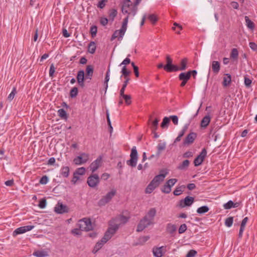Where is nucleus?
<instances>
[{"instance_id": "4468645a", "label": "nucleus", "mask_w": 257, "mask_h": 257, "mask_svg": "<svg viewBox=\"0 0 257 257\" xmlns=\"http://www.w3.org/2000/svg\"><path fill=\"white\" fill-rule=\"evenodd\" d=\"M76 79L79 85L83 88L85 86L84 80H85V73L83 70L78 71L76 76Z\"/></svg>"}, {"instance_id": "f03ea898", "label": "nucleus", "mask_w": 257, "mask_h": 257, "mask_svg": "<svg viewBox=\"0 0 257 257\" xmlns=\"http://www.w3.org/2000/svg\"><path fill=\"white\" fill-rule=\"evenodd\" d=\"M167 174V172H166L164 174H160L155 176L146 188L145 193L147 194L151 193L159 186L160 183L164 181Z\"/></svg>"}, {"instance_id": "cd10ccee", "label": "nucleus", "mask_w": 257, "mask_h": 257, "mask_svg": "<svg viewBox=\"0 0 257 257\" xmlns=\"http://www.w3.org/2000/svg\"><path fill=\"white\" fill-rule=\"evenodd\" d=\"M69 172L70 169L69 167H62L60 170V175L64 178H67L69 175Z\"/></svg>"}, {"instance_id": "f257e3e1", "label": "nucleus", "mask_w": 257, "mask_h": 257, "mask_svg": "<svg viewBox=\"0 0 257 257\" xmlns=\"http://www.w3.org/2000/svg\"><path fill=\"white\" fill-rule=\"evenodd\" d=\"M118 222V219L117 218H113L109 221V227L105 232L103 237L101 238L102 242H106L115 233L120 225Z\"/></svg>"}, {"instance_id": "9d476101", "label": "nucleus", "mask_w": 257, "mask_h": 257, "mask_svg": "<svg viewBox=\"0 0 257 257\" xmlns=\"http://www.w3.org/2000/svg\"><path fill=\"white\" fill-rule=\"evenodd\" d=\"M207 155V150L203 148L197 157L194 160V166L197 167L200 165L203 162Z\"/></svg>"}, {"instance_id": "aec40b11", "label": "nucleus", "mask_w": 257, "mask_h": 257, "mask_svg": "<svg viewBox=\"0 0 257 257\" xmlns=\"http://www.w3.org/2000/svg\"><path fill=\"white\" fill-rule=\"evenodd\" d=\"M131 5V1L130 0H125L122 4L121 7V11L123 14H127L130 15V13L128 12L127 9L130 7Z\"/></svg>"}, {"instance_id": "c85d7f7f", "label": "nucleus", "mask_w": 257, "mask_h": 257, "mask_svg": "<svg viewBox=\"0 0 257 257\" xmlns=\"http://www.w3.org/2000/svg\"><path fill=\"white\" fill-rule=\"evenodd\" d=\"M33 255L36 257H46L48 255L46 251L44 250H37L35 251Z\"/></svg>"}, {"instance_id": "a878e982", "label": "nucleus", "mask_w": 257, "mask_h": 257, "mask_svg": "<svg viewBox=\"0 0 257 257\" xmlns=\"http://www.w3.org/2000/svg\"><path fill=\"white\" fill-rule=\"evenodd\" d=\"M212 69L213 72L217 74L220 71V64L218 61H213L212 62Z\"/></svg>"}, {"instance_id": "864d4df0", "label": "nucleus", "mask_w": 257, "mask_h": 257, "mask_svg": "<svg viewBox=\"0 0 257 257\" xmlns=\"http://www.w3.org/2000/svg\"><path fill=\"white\" fill-rule=\"evenodd\" d=\"M130 80V78H127L126 79H125V81H124L122 86L120 90V94H123V93H124L125 88H126Z\"/></svg>"}, {"instance_id": "f704fd0d", "label": "nucleus", "mask_w": 257, "mask_h": 257, "mask_svg": "<svg viewBox=\"0 0 257 257\" xmlns=\"http://www.w3.org/2000/svg\"><path fill=\"white\" fill-rule=\"evenodd\" d=\"M185 188V185H182L179 187H176L175 190L173 192V194L175 196H179L183 192V189Z\"/></svg>"}, {"instance_id": "bf43d9fd", "label": "nucleus", "mask_w": 257, "mask_h": 257, "mask_svg": "<svg viewBox=\"0 0 257 257\" xmlns=\"http://www.w3.org/2000/svg\"><path fill=\"white\" fill-rule=\"evenodd\" d=\"M197 253V252L194 249L190 250L187 254L186 255V257H194Z\"/></svg>"}, {"instance_id": "4d7b16f0", "label": "nucleus", "mask_w": 257, "mask_h": 257, "mask_svg": "<svg viewBox=\"0 0 257 257\" xmlns=\"http://www.w3.org/2000/svg\"><path fill=\"white\" fill-rule=\"evenodd\" d=\"M177 181L178 180L177 179L173 178L168 180L166 183L167 184L170 186V188H171L173 186L175 185V184L177 182Z\"/></svg>"}, {"instance_id": "79ce46f5", "label": "nucleus", "mask_w": 257, "mask_h": 257, "mask_svg": "<svg viewBox=\"0 0 257 257\" xmlns=\"http://www.w3.org/2000/svg\"><path fill=\"white\" fill-rule=\"evenodd\" d=\"M78 157H81V161H82V164L85 163L89 159L88 154L84 153H81Z\"/></svg>"}, {"instance_id": "2f4dec72", "label": "nucleus", "mask_w": 257, "mask_h": 257, "mask_svg": "<svg viewBox=\"0 0 257 257\" xmlns=\"http://www.w3.org/2000/svg\"><path fill=\"white\" fill-rule=\"evenodd\" d=\"M105 242H103L101 241V239L100 240V241H98L96 244L95 245L94 247V248L92 250V252L93 253H96L100 248H102V247L103 246V244L105 243Z\"/></svg>"}, {"instance_id": "e2e57ef3", "label": "nucleus", "mask_w": 257, "mask_h": 257, "mask_svg": "<svg viewBox=\"0 0 257 257\" xmlns=\"http://www.w3.org/2000/svg\"><path fill=\"white\" fill-rule=\"evenodd\" d=\"M126 29H127V25L122 23L121 27L120 29L119 30V33L121 34V35H124L125 31L126 30Z\"/></svg>"}, {"instance_id": "6ab92c4d", "label": "nucleus", "mask_w": 257, "mask_h": 257, "mask_svg": "<svg viewBox=\"0 0 257 257\" xmlns=\"http://www.w3.org/2000/svg\"><path fill=\"white\" fill-rule=\"evenodd\" d=\"M166 148V144L165 143H159L157 146V159H158L160 157V155L162 154V152L164 151Z\"/></svg>"}, {"instance_id": "e433bc0d", "label": "nucleus", "mask_w": 257, "mask_h": 257, "mask_svg": "<svg viewBox=\"0 0 257 257\" xmlns=\"http://www.w3.org/2000/svg\"><path fill=\"white\" fill-rule=\"evenodd\" d=\"M121 73L124 76L125 79L129 78L128 76L131 73V71L127 70L125 66H123L122 68Z\"/></svg>"}, {"instance_id": "c9c22d12", "label": "nucleus", "mask_w": 257, "mask_h": 257, "mask_svg": "<svg viewBox=\"0 0 257 257\" xmlns=\"http://www.w3.org/2000/svg\"><path fill=\"white\" fill-rule=\"evenodd\" d=\"M120 96L122 97L124 99L126 104L130 105L131 104V96L130 95H126L123 93V94H120Z\"/></svg>"}, {"instance_id": "c756f323", "label": "nucleus", "mask_w": 257, "mask_h": 257, "mask_svg": "<svg viewBox=\"0 0 257 257\" xmlns=\"http://www.w3.org/2000/svg\"><path fill=\"white\" fill-rule=\"evenodd\" d=\"M124 35H121L119 33V30H115L111 37V41H113L114 39L117 38L118 41L122 40Z\"/></svg>"}, {"instance_id": "49530a36", "label": "nucleus", "mask_w": 257, "mask_h": 257, "mask_svg": "<svg viewBox=\"0 0 257 257\" xmlns=\"http://www.w3.org/2000/svg\"><path fill=\"white\" fill-rule=\"evenodd\" d=\"M78 94V88L76 87H73L70 92V96L71 98L75 97Z\"/></svg>"}, {"instance_id": "09e8293b", "label": "nucleus", "mask_w": 257, "mask_h": 257, "mask_svg": "<svg viewBox=\"0 0 257 257\" xmlns=\"http://www.w3.org/2000/svg\"><path fill=\"white\" fill-rule=\"evenodd\" d=\"M233 221V217H229L227 218L225 220V225L227 227H231L232 225Z\"/></svg>"}, {"instance_id": "a19ab883", "label": "nucleus", "mask_w": 257, "mask_h": 257, "mask_svg": "<svg viewBox=\"0 0 257 257\" xmlns=\"http://www.w3.org/2000/svg\"><path fill=\"white\" fill-rule=\"evenodd\" d=\"M238 56V52L237 49L233 48L230 54V57L233 59H237Z\"/></svg>"}, {"instance_id": "0eeeda50", "label": "nucleus", "mask_w": 257, "mask_h": 257, "mask_svg": "<svg viewBox=\"0 0 257 257\" xmlns=\"http://www.w3.org/2000/svg\"><path fill=\"white\" fill-rule=\"evenodd\" d=\"M166 64L165 65L164 70L167 72H174L175 70H177V65L172 64L173 60L169 55H167L166 57Z\"/></svg>"}, {"instance_id": "bb28decb", "label": "nucleus", "mask_w": 257, "mask_h": 257, "mask_svg": "<svg viewBox=\"0 0 257 257\" xmlns=\"http://www.w3.org/2000/svg\"><path fill=\"white\" fill-rule=\"evenodd\" d=\"M231 81V75L227 73L225 74V76L223 77L222 82V85L224 87H227L229 86Z\"/></svg>"}, {"instance_id": "4be33fe9", "label": "nucleus", "mask_w": 257, "mask_h": 257, "mask_svg": "<svg viewBox=\"0 0 257 257\" xmlns=\"http://www.w3.org/2000/svg\"><path fill=\"white\" fill-rule=\"evenodd\" d=\"M190 161L188 160H185L177 167V169L179 170L186 171L187 170Z\"/></svg>"}, {"instance_id": "6e6d98bb", "label": "nucleus", "mask_w": 257, "mask_h": 257, "mask_svg": "<svg viewBox=\"0 0 257 257\" xmlns=\"http://www.w3.org/2000/svg\"><path fill=\"white\" fill-rule=\"evenodd\" d=\"M187 229V226L186 224L184 223L180 225L179 228L178 232L179 234L183 233L186 231Z\"/></svg>"}, {"instance_id": "a211bd4d", "label": "nucleus", "mask_w": 257, "mask_h": 257, "mask_svg": "<svg viewBox=\"0 0 257 257\" xmlns=\"http://www.w3.org/2000/svg\"><path fill=\"white\" fill-rule=\"evenodd\" d=\"M187 64H188V59L187 58H184L181 59L180 61V67H179L177 65V70H175L174 72H177L178 71H183L186 70L187 68Z\"/></svg>"}, {"instance_id": "774afa93", "label": "nucleus", "mask_w": 257, "mask_h": 257, "mask_svg": "<svg viewBox=\"0 0 257 257\" xmlns=\"http://www.w3.org/2000/svg\"><path fill=\"white\" fill-rule=\"evenodd\" d=\"M100 23L101 25L105 26L108 23V19L106 18L102 17L100 18Z\"/></svg>"}, {"instance_id": "338daca9", "label": "nucleus", "mask_w": 257, "mask_h": 257, "mask_svg": "<svg viewBox=\"0 0 257 257\" xmlns=\"http://www.w3.org/2000/svg\"><path fill=\"white\" fill-rule=\"evenodd\" d=\"M171 119L175 125H177L178 123V117L177 115H171L170 116V119Z\"/></svg>"}, {"instance_id": "f3484780", "label": "nucleus", "mask_w": 257, "mask_h": 257, "mask_svg": "<svg viewBox=\"0 0 257 257\" xmlns=\"http://www.w3.org/2000/svg\"><path fill=\"white\" fill-rule=\"evenodd\" d=\"M166 246L154 247L153 249V254L155 257H162L163 255V251L165 249Z\"/></svg>"}, {"instance_id": "37998d69", "label": "nucleus", "mask_w": 257, "mask_h": 257, "mask_svg": "<svg viewBox=\"0 0 257 257\" xmlns=\"http://www.w3.org/2000/svg\"><path fill=\"white\" fill-rule=\"evenodd\" d=\"M159 120L158 118H156L152 123L151 129L152 132H156L158 128V122Z\"/></svg>"}, {"instance_id": "680f3d73", "label": "nucleus", "mask_w": 257, "mask_h": 257, "mask_svg": "<svg viewBox=\"0 0 257 257\" xmlns=\"http://www.w3.org/2000/svg\"><path fill=\"white\" fill-rule=\"evenodd\" d=\"M107 2V0H101L98 2L97 6L98 8L102 9L104 8Z\"/></svg>"}, {"instance_id": "ddd939ff", "label": "nucleus", "mask_w": 257, "mask_h": 257, "mask_svg": "<svg viewBox=\"0 0 257 257\" xmlns=\"http://www.w3.org/2000/svg\"><path fill=\"white\" fill-rule=\"evenodd\" d=\"M197 137V134L195 133H190L183 141L184 146L189 145L192 144Z\"/></svg>"}, {"instance_id": "5fc2aeb1", "label": "nucleus", "mask_w": 257, "mask_h": 257, "mask_svg": "<svg viewBox=\"0 0 257 257\" xmlns=\"http://www.w3.org/2000/svg\"><path fill=\"white\" fill-rule=\"evenodd\" d=\"M233 205L234 202L231 200H229L226 203L224 204L223 206L225 209H229L231 208H233Z\"/></svg>"}, {"instance_id": "4c0bfd02", "label": "nucleus", "mask_w": 257, "mask_h": 257, "mask_svg": "<svg viewBox=\"0 0 257 257\" xmlns=\"http://www.w3.org/2000/svg\"><path fill=\"white\" fill-rule=\"evenodd\" d=\"M117 14V12L115 9H111L108 12V15L109 19L113 21L114 19V18L116 16Z\"/></svg>"}, {"instance_id": "8fccbe9b", "label": "nucleus", "mask_w": 257, "mask_h": 257, "mask_svg": "<svg viewBox=\"0 0 257 257\" xmlns=\"http://www.w3.org/2000/svg\"><path fill=\"white\" fill-rule=\"evenodd\" d=\"M16 93H17L16 87H13L11 93L9 95V96L8 97V99L10 101H11L13 99V98Z\"/></svg>"}, {"instance_id": "ea45409f", "label": "nucleus", "mask_w": 257, "mask_h": 257, "mask_svg": "<svg viewBox=\"0 0 257 257\" xmlns=\"http://www.w3.org/2000/svg\"><path fill=\"white\" fill-rule=\"evenodd\" d=\"M161 191L164 193L168 194L171 192V188H170V186H169L166 183L162 186L161 189Z\"/></svg>"}, {"instance_id": "7ed1b4c3", "label": "nucleus", "mask_w": 257, "mask_h": 257, "mask_svg": "<svg viewBox=\"0 0 257 257\" xmlns=\"http://www.w3.org/2000/svg\"><path fill=\"white\" fill-rule=\"evenodd\" d=\"M116 194V190L115 189H111L110 191L108 192L99 200L98 205L99 206H104L111 201Z\"/></svg>"}, {"instance_id": "1a4fd4ad", "label": "nucleus", "mask_w": 257, "mask_h": 257, "mask_svg": "<svg viewBox=\"0 0 257 257\" xmlns=\"http://www.w3.org/2000/svg\"><path fill=\"white\" fill-rule=\"evenodd\" d=\"M87 183L88 186L91 188H94L99 183V177L97 174H93L87 178Z\"/></svg>"}, {"instance_id": "5701e85b", "label": "nucleus", "mask_w": 257, "mask_h": 257, "mask_svg": "<svg viewBox=\"0 0 257 257\" xmlns=\"http://www.w3.org/2000/svg\"><path fill=\"white\" fill-rule=\"evenodd\" d=\"M94 67L91 65H89L86 68V78L91 79L93 76Z\"/></svg>"}, {"instance_id": "39448f33", "label": "nucleus", "mask_w": 257, "mask_h": 257, "mask_svg": "<svg viewBox=\"0 0 257 257\" xmlns=\"http://www.w3.org/2000/svg\"><path fill=\"white\" fill-rule=\"evenodd\" d=\"M79 228L81 230L89 231L93 229L91 221L90 218H84L79 220Z\"/></svg>"}, {"instance_id": "0e129e2a", "label": "nucleus", "mask_w": 257, "mask_h": 257, "mask_svg": "<svg viewBox=\"0 0 257 257\" xmlns=\"http://www.w3.org/2000/svg\"><path fill=\"white\" fill-rule=\"evenodd\" d=\"M55 71V68L53 64H52L50 65V70H49V76L50 77H53L54 73Z\"/></svg>"}, {"instance_id": "de8ad7c7", "label": "nucleus", "mask_w": 257, "mask_h": 257, "mask_svg": "<svg viewBox=\"0 0 257 257\" xmlns=\"http://www.w3.org/2000/svg\"><path fill=\"white\" fill-rule=\"evenodd\" d=\"M170 122V117H165L163 119V121L162 122L161 124V126L162 128H164L165 127H168V125Z\"/></svg>"}, {"instance_id": "603ef678", "label": "nucleus", "mask_w": 257, "mask_h": 257, "mask_svg": "<svg viewBox=\"0 0 257 257\" xmlns=\"http://www.w3.org/2000/svg\"><path fill=\"white\" fill-rule=\"evenodd\" d=\"M85 169L84 167H81L77 169L74 173H75V175H83L85 174Z\"/></svg>"}, {"instance_id": "3c124183", "label": "nucleus", "mask_w": 257, "mask_h": 257, "mask_svg": "<svg viewBox=\"0 0 257 257\" xmlns=\"http://www.w3.org/2000/svg\"><path fill=\"white\" fill-rule=\"evenodd\" d=\"M97 32V28L96 26L94 25L91 27L90 33L92 37L96 36Z\"/></svg>"}, {"instance_id": "412c9836", "label": "nucleus", "mask_w": 257, "mask_h": 257, "mask_svg": "<svg viewBox=\"0 0 257 257\" xmlns=\"http://www.w3.org/2000/svg\"><path fill=\"white\" fill-rule=\"evenodd\" d=\"M210 120V116L209 114L205 115L201 121V127L202 128H206L209 124Z\"/></svg>"}, {"instance_id": "7c9ffc66", "label": "nucleus", "mask_w": 257, "mask_h": 257, "mask_svg": "<svg viewBox=\"0 0 257 257\" xmlns=\"http://www.w3.org/2000/svg\"><path fill=\"white\" fill-rule=\"evenodd\" d=\"M96 48V44L94 42L91 41L88 45V51L90 54H94L95 52Z\"/></svg>"}, {"instance_id": "20e7f679", "label": "nucleus", "mask_w": 257, "mask_h": 257, "mask_svg": "<svg viewBox=\"0 0 257 257\" xmlns=\"http://www.w3.org/2000/svg\"><path fill=\"white\" fill-rule=\"evenodd\" d=\"M130 157L131 159L126 161V164L132 167H135L138 159V152L135 146L132 149Z\"/></svg>"}, {"instance_id": "9b49d317", "label": "nucleus", "mask_w": 257, "mask_h": 257, "mask_svg": "<svg viewBox=\"0 0 257 257\" xmlns=\"http://www.w3.org/2000/svg\"><path fill=\"white\" fill-rule=\"evenodd\" d=\"M34 228V225H27L22 226L16 229L13 232V236L16 237L18 234L25 233L27 231L31 230Z\"/></svg>"}, {"instance_id": "69168bd1", "label": "nucleus", "mask_w": 257, "mask_h": 257, "mask_svg": "<svg viewBox=\"0 0 257 257\" xmlns=\"http://www.w3.org/2000/svg\"><path fill=\"white\" fill-rule=\"evenodd\" d=\"M252 81L249 78L245 77H244V84L246 87L249 88L251 84Z\"/></svg>"}, {"instance_id": "58836bf2", "label": "nucleus", "mask_w": 257, "mask_h": 257, "mask_svg": "<svg viewBox=\"0 0 257 257\" xmlns=\"http://www.w3.org/2000/svg\"><path fill=\"white\" fill-rule=\"evenodd\" d=\"M59 116L64 119H67L68 117V115L67 114L66 111L63 109L61 108L58 111Z\"/></svg>"}, {"instance_id": "393cba45", "label": "nucleus", "mask_w": 257, "mask_h": 257, "mask_svg": "<svg viewBox=\"0 0 257 257\" xmlns=\"http://www.w3.org/2000/svg\"><path fill=\"white\" fill-rule=\"evenodd\" d=\"M157 210L155 208H151L145 215L148 218L154 222V217L156 215Z\"/></svg>"}, {"instance_id": "f8f14e48", "label": "nucleus", "mask_w": 257, "mask_h": 257, "mask_svg": "<svg viewBox=\"0 0 257 257\" xmlns=\"http://www.w3.org/2000/svg\"><path fill=\"white\" fill-rule=\"evenodd\" d=\"M179 80L181 81L180 86L184 87L190 79L189 72H182L178 76Z\"/></svg>"}, {"instance_id": "473e14b6", "label": "nucleus", "mask_w": 257, "mask_h": 257, "mask_svg": "<svg viewBox=\"0 0 257 257\" xmlns=\"http://www.w3.org/2000/svg\"><path fill=\"white\" fill-rule=\"evenodd\" d=\"M244 19L247 28L253 29L254 28V24L253 22H252L247 16H245Z\"/></svg>"}, {"instance_id": "423d86ee", "label": "nucleus", "mask_w": 257, "mask_h": 257, "mask_svg": "<svg viewBox=\"0 0 257 257\" xmlns=\"http://www.w3.org/2000/svg\"><path fill=\"white\" fill-rule=\"evenodd\" d=\"M154 223V222L145 216L140 221V222L137 226V231L141 232L146 228L148 227L149 225L153 224Z\"/></svg>"}, {"instance_id": "72a5a7b5", "label": "nucleus", "mask_w": 257, "mask_h": 257, "mask_svg": "<svg viewBox=\"0 0 257 257\" xmlns=\"http://www.w3.org/2000/svg\"><path fill=\"white\" fill-rule=\"evenodd\" d=\"M209 210L207 206L204 205L199 207L197 210V212L199 214H202L207 212Z\"/></svg>"}, {"instance_id": "6e6552de", "label": "nucleus", "mask_w": 257, "mask_h": 257, "mask_svg": "<svg viewBox=\"0 0 257 257\" xmlns=\"http://www.w3.org/2000/svg\"><path fill=\"white\" fill-rule=\"evenodd\" d=\"M194 201V197L187 196L184 199L180 200L177 206L181 208L187 206H190Z\"/></svg>"}, {"instance_id": "c03bdc74", "label": "nucleus", "mask_w": 257, "mask_h": 257, "mask_svg": "<svg viewBox=\"0 0 257 257\" xmlns=\"http://www.w3.org/2000/svg\"><path fill=\"white\" fill-rule=\"evenodd\" d=\"M109 72H110V69H109V65L108 66V69L107 70L105 80H104V84L105 85V89L106 90L108 87V82L109 80Z\"/></svg>"}, {"instance_id": "dca6fc26", "label": "nucleus", "mask_w": 257, "mask_h": 257, "mask_svg": "<svg viewBox=\"0 0 257 257\" xmlns=\"http://www.w3.org/2000/svg\"><path fill=\"white\" fill-rule=\"evenodd\" d=\"M101 157H99L96 160L93 161L90 165V170L92 172H94L101 165Z\"/></svg>"}, {"instance_id": "2eb2a0df", "label": "nucleus", "mask_w": 257, "mask_h": 257, "mask_svg": "<svg viewBox=\"0 0 257 257\" xmlns=\"http://www.w3.org/2000/svg\"><path fill=\"white\" fill-rule=\"evenodd\" d=\"M54 210L58 214H63L68 212L69 208L66 205H63L61 203H58Z\"/></svg>"}, {"instance_id": "b1692460", "label": "nucleus", "mask_w": 257, "mask_h": 257, "mask_svg": "<svg viewBox=\"0 0 257 257\" xmlns=\"http://www.w3.org/2000/svg\"><path fill=\"white\" fill-rule=\"evenodd\" d=\"M177 227L175 224L172 223H168L166 226V231L168 233L170 234L171 235H174V233L176 231Z\"/></svg>"}, {"instance_id": "052dcab7", "label": "nucleus", "mask_w": 257, "mask_h": 257, "mask_svg": "<svg viewBox=\"0 0 257 257\" xmlns=\"http://www.w3.org/2000/svg\"><path fill=\"white\" fill-rule=\"evenodd\" d=\"M48 180H49L48 177L46 175H45V176H43L40 179V180L39 181V183L41 184L45 185L48 183Z\"/></svg>"}, {"instance_id": "a18cd8bd", "label": "nucleus", "mask_w": 257, "mask_h": 257, "mask_svg": "<svg viewBox=\"0 0 257 257\" xmlns=\"http://www.w3.org/2000/svg\"><path fill=\"white\" fill-rule=\"evenodd\" d=\"M148 18L153 25H155L158 21V18L154 14H151L149 15Z\"/></svg>"}, {"instance_id": "13d9d810", "label": "nucleus", "mask_w": 257, "mask_h": 257, "mask_svg": "<svg viewBox=\"0 0 257 257\" xmlns=\"http://www.w3.org/2000/svg\"><path fill=\"white\" fill-rule=\"evenodd\" d=\"M46 200L45 198H43L40 200L38 206L40 208H44L46 207Z\"/></svg>"}]
</instances>
